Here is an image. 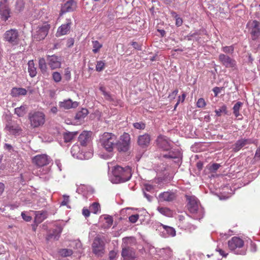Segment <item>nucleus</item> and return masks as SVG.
I'll list each match as a JSON object with an SVG mask.
<instances>
[{"mask_svg":"<svg viewBox=\"0 0 260 260\" xmlns=\"http://www.w3.org/2000/svg\"><path fill=\"white\" fill-rule=\"evenodd\" d=\"M222 51L226 54H232L234 52V47L233 46H225L222 48Z\"/></svg>","mask_w":260,"mask_h":260,"instance_id":"obj_46","label":"nucleus"},{"mask_svg":"<svg viewBox=\"0 0 260 260\" xmlns=\"http://www.w3.org/2000/svg\"><path fill=\"white\" fill-rule=\"evenodd\" d=\"M216 251L218 252L219 253L222 255L223 257H226V256L228 255V253L227 252H226L225 251H224L223 250H222V249L219 248V247H217L216 249Z\"/></svg>","mask_w":260,"mask_h":260,"instance_id":"obj_58","label":"nucleus"},{"mask_svg":"<svg viewBox=\"0 0 260 260\" xmlns=\"http://www.w3.org/2000/svg\"><path fill=\"white\" fill-rule=\"evenodd\" d=\"M52 161L51 157L46 154H38L32 158V162L39 168L47 166Z\"/></svg>","mask_w":260,"mask_h":260,"instance_id":"obj_10","label":"nucleus"},{"mask_svg":"<svg viewBox=\"0 0 260 260\" xmlns=\"http://www.w3.org/2000/svg\"><path fill=\"white\" fill-rule=\"evenodd\" d=\"M158 147L164 151H169L172 148L171 141L166 136H159L156 139Z\"/></svg>","mask_w":260,"mask_h":260,"instance_id":"obj_16","label":"nucleus"},{"mask_svg":"<svg viewBox=\"0 0 260 260\" xmlns=\"http://www.w3.org/2000/svg\"><path fill=\"white\" fill-rule=\"evenodd\" d=\"M88 114V111L86 108H82L81 110L78 111L75 116L76 119L82 120L84 119Z\"/></svg>","mask_w":260,"mask_h":260,"instance_id":"obj_34","label":"nucleus"},{"mask_svg":"<svg viewBox=\"0 0 260 260\" xmlns=\"http://www.w3.org/2000/svg\"><path fill=\"white\" fill-rule=\"evenodd\" d=\"M24 7V0H16L15 8L17 12H22V11H23Z\"/></svg>","mask_w":260,"mask_h":260,"instance_id":"obj_36","label":"nucleus"},{"mask_svg":"<svg viewBox=\"0 0 260 260\" xmlns=\"http://www.w3.org/2000/svg\"><path fill=\"white\" fill-rule=\"evenodd\" d=\"M163 157L166 158H172L176 159L175 162L179 164L182 159V155L180 151L178 149H174L170 151L168 154H164Z\"/></svg>","mask_w":260,"mask_h":260,"instance_id":"obj_21","label":"nucleus"},{"mask_svg":"<svg viewBox=\"0 0 260 260\" xmlns=\"http://www.w3.org/2000/svg\"><path fill=\"white\" fill-rule=\"evenodd\" d=\"M59 254L62 257H68L72 255L73 253V250L70 249H61L59 251Z\"/></svg>","mask_w":260,"mask_h":260,"instance_id":"obj_39","label":"nucleus"},{"mask_svg":"<svg viewBox=\"0 0 260 260\" xmlns=\"http://www.w3.org/2000/svg\"><path fill=\"white\" fill-rule=\"evenodd\" d=\"M254 158L257 161L260 159V146L256 149Z\"/></svg>","mask_w":260,"mask_h":260,"instance_id":"obj_60","label":"nucleus"},{"mask_svg":"<svg viewBox=\"0 0 260 260\" xmlns=\"http://www.w3.org/2000/svg\"><path fill=\"white\" fill-rule=\"evenodd\" d=\"M243 105V103L241 102H237L233 108V114L236 118L239 116L242 117V115L240 113V110Z\"/></svg>","mask_w":260,"mask_h":260,"instance_id":"obj_32","label":"nucleus"},{"mask_svg":"<svg viewBox=\"0 0 260 260\" xmlns=\"http://www.w3.org/2000/svg\"><path fill=\"white\" fill-rule=\"evenodd\" d=\"M220 167V165L218 164H213L210 167V170L212 172H215Z\"/></svg>","mask_w":260,"mask_h":260,"instance_id":"obj_54","label":"nucleus"},{"mask_svg":"<svg viewBox=\"0 0 260 260\" xmlns=\"http://www.w3.org/2000/svg\"><path fill=\"white\" fill-rule=\"evenodd\" d=\"M62 231V227L60 224H57L55 228L50 230L46 237V240L49 242L51 240H58Z\"/></svg>","mask_w":260,"mask_h":260,"instance_id":"obj_12","label":"nucleus"},{"mask_svg":"<svg viewBox=\"0 0 260 260\" xmlns=\"http://www.w3.org/2000/svg\"><path fill=\"white\" fill-rule=\"evenodd\" d=\"M35 221L36 223L39 224L43 222L48 216V213L46 211H36L35 212Z\"/></svg>","mask_w":260,"mask_h":260,"instance_id":"obj_26","label":"nucleus"},{"mask_svg":"<svg viewBox=\"0 0 260 260\" xmlns=\"http://www.w3.org/2000/svg\"><path fill=\"white\" fill-rule=\"evenodd\" d=\"M185 198L187 201V208L191 213H196L199 209V201L195 196H185Z\"/></svg>","mask_w":260,"mask_h":260,"instance_id":"obj_13","label":"nucleus"},{"mask_svg":"<svg viewBox=\"0 0 260 260\" xmlns=\"http://www.w3.org/2000/svg\"><path fill=\"white\" fill-rule=\"evenodd\" d=\"M117 252L114 250H111L109 253V258L110 260H114L116 257Z\"/></svg>","mask_w":260,"mask_h":260,"instance_id":"obj_56","label":"nucleus"},{"mask_svg":"<svg viewBox=\"0 0 260 260\" xmlns=\"http://www.w3.org/2000/svg\"><path fill=\"white\" fill-rule=\"evenodd\" d=\"M50 28V25L47 23L37 26L32 35L34 39L37 41L44 40L48 35Z\"/></svg>","mask_w":260,"mask_h":260,"instance_id":"obj_9","label":"nucleus"},{"mask_svg":"<svg viewBox=\"0 0 260 260\" xmlns=\"http://www.w3.org/2000/svg\"><path fill=\"white\" fill-rule=\"evenodd\" d=\"M154 189V188L153 185L148 184H146L144 185V187L143 189L145 191L152 192H153Z\"/></svg>","mask_w":260,"mask_h":260,"instance_id":"obj_50","label":"nucleus"},{"mask_svg":"<svg viewBox=\"0 0 260 260\" xmlns=\"http://www.w3.org/2000/svg\"><path fill=\"white\" fill-rule=\"evenodd\" d=\"M105 219L106 220V223L104 224V228L108 229L113 224V220L112 216L109 215H106V217H105Z\"/></svg>","mask_w":260,"mask_h":260,"instance_id":"obj_41","label":"nucleus"},{"mask_svg":"<svg viewBox=\"0 0 260 260\" xmlns=\"http://www.w3.org/2000/svg\"><path fill=\"white\" fill-rule=\"evenodd\" d=\"M82 214L85 217H87L90 215V211L88 209L84 208L82 210Z\"/></svg>","mask_w":260,"mask_h":260,"instance_id":"obj_63","label":"nucleus"},{"mask_svg":"<svg viewBox=\"0 0 260 260\" xmlns=\"http://www.w3.org/2000/svg\"><path fill=\"white\" fill-rule=\"evenodd\" d=\"M5 42L11 46H18L20 42V33L16 28H11L6 30L3 36Z\"/></svg>","mask_w":260,"mask_h":260,"instance_id":"obj_3","label":"nucleus"},{"mask_svg":"<svg viewBox=\"0 0 260 260\" xmlns=\"http://www.w3.org/2000/svg\"><path fill=\"white\" fill-rule=\"evenodd\" d=\"M150 140V136L148 134H145L138 137L137 143L141 148H145L149 145Z\"/></svg>","mask_w":260,"mask_h":260,"instance_id":"obj_24","label":"nucleus"},{"mask_svg":"<svg viewBox=\"0 0 260 260\" xmlns=\"http://www.w3.org/2000/svg\"><path fill=\"white\" fill-rule=\"evenodd\" d=\"M11 11L8 0H2L0 2V18L6 21L11 17Z\"/></svg>","mask_w":260,"mask_h":260,"instance_id":"obj_11","label":"nucleus"},{"mask_svg":"<svg viewBox=\"0 0 260 260\" xmlns=\"http://www.w3.org/2000/svg\"><path fill=\"white\" fill-rule=\"evenodd\" d=\"M143 194L148 201L151 202L152 200L153 197L147 193L145 190H143Z\"/></svg>","mask_w":260,"mask_h":260,"instance_id":"obj_62","label":"nucleus"},{"mask_svg":"<svg viewBox=\"0 0 260 260\" xmlns=\"http://www.w3.org/2000/svg\"><path fill=\"white\" fill-rule=\"evenodd\" d=\"M197 106L199 108H203L206 106V102L203 98H200L197 103Z\"/></svg>","mask_w":260,"mask_h":260,"instance_id":"obj_51","label":"nucleus"},{"mask_svg":"<svg viewBox=\"0 0 260 260\" xmlns=\"http://www.w3.org/2000/svg\"><path fill=\"white\" fill-rule=\"evenodd\" d=\"M78 106V103L77 102H73L71 99L59 102V107L67 110L76 108Z\"/></svg>","mask_w":260,"mask_h":260,"instance_id":"obj_25","label":"nucleus"},{"mask_svg":"<svg viewBox=\"0 0 260 260\" xmlns=\"http://www.w3.org/2000/svg\"><path fill=\"white\" fill-rule=\"evenodd\" d=\"M100 91L102 92L104 96V98L106 100L109 101H113V99L112 97V95L108 92L106 91L105 87L103 86H101L99 88Z\"/></svg>","mask_w":260,"mask_h":260,"instance_id":"obj_38","label":"nucleus"},{"mask_svg":"<svg viewBox=\"0 0 260 260\" xmlns=\"http://www.w3.org/2000/svg\"><path fill=\"white\" fill-rule=\"evenodd\" d=\"M219 60L220 63L227 68L235 69L236 67V60L224 54L219 55Z\"/></svg>","mask_w":260,"mask_h":260,"instance_id":"obj_15","label":"nucleus"},{"mask_svg":"<svg viewBox=\"0 0 260 260\" xmlns=\"http://www.w3.org/2000/svg\"><path fill=\"white\" fill-rule=\"evenodd\" d=\"M78 141L82 146H86L89 145L91 141V133L84 131L78 137Z\"/></svg>","mask_w":260,"mask_h":260,"instance_id":"obj_18","label":"nucleus"},{"mask_svg":"<svg viewBox=\"0 0 260 260\" xmlns=\"http://www.w3.org/2000/svg\"><path fill=\"white\" fill-rule=\"evenodd\" d=\"M52 78L55 82H59L61 80V76L59 72H55L52 74Z\"/></svg>","mask_w":260,"mask_h":260,"instance_id":"obj_47","label":"nucleus"},{"mask_svg":"<svg viewBox=\"0 0 260 260\" xmlns=\"http://www.w3.org/2000/svg\"><path fill=\"white\" fill-rule=\"evenodd\" d=\"M216 115L218 117L221 116L222 114H228V107L226 105L222 104L219 109L215 110Z\"/></svg>","mask_w":260,"mask_h":260,"instance_id":"obj_33","label":"nucleus"},{"mask_svg":"<svg viewBox=\"0 0 260 260\" xmlns=\"http://www.w3.org/2000/svg\"><path fill=\"white\" fill-rule=\"evenodd\" d=\"M63 200L61 203V205L67 206L70 201L69 196L64 194L63 196Z\"/></svg>","mask_w":260,"mask_h":260,"instance_id":"obj_53","label":"nucleus"},{"mask_svg":"<svg viewBox=\"0 0 260 260\" xmlns=\"http://www.w3.org/2000/svg\"><path fill=\"white\" fill-rule=\"evenodd\" d=\"M254 141L251 139H241L236 141L234 145L233 150L236 152L246 145L253 144Z\"/></svg>","mask_w":260,"mask_h":260,"instance_id":"obj_20","label":"nucleus"},{"mask_svg":"<svg viewBox=\"0 0 260 260\" xmlns=\"http://www.w3.org/2000/svg\"><path fill=\"white\" fill-rule=\"evenodd\" d=\"M244 241L239 237H234L228 241V246L230 249L234 251L236 254L244 255L246 250L243 248Z\"/></svg>","mask_w":260,"mask_h":260,"instance_id":"obj_7","label":"nucleus"},{"mask_svg":"<svg viewBox=\"0 0 260 260\" xmlns=\"http://www.w3.org/2000/svg\"><path fill=\"white\" fill-rule=\"evenodd\" d=\"M159 199L161 201L172 202L176 199V194L171 191H165L159 194Z\"/></svg>","mask_w":260,"mask_h":260,"instance_id":"obj_23","label":"nucleus"},{"mask_svg":"<svg viewBox=\"0 0 260 260\" xmlns=\"http://www.w3.org/2000/svg\"><path fill=\"white\" fill-rule=\"evenodd\" d=\"M105 67V63L103 61H98L95 67L96 71L98 72L102 71Z\"/></svg>","mask_w":260,"mask_h":260,"instance_id":"obj_45","label":"nucleus"},{"mask_svg":"<svg viewBox=\"0 0 260 260\" xmlns=\"http://www.w3.org/2000/svg\"><path fill=\"white\" fill-rule=\"evenodd\" d=\"M101 142L103 148L108 152L113 151L114 146L117 143V137L110 133H105L101 138Z\"/></svg>","mask_w":260,"mask_h":260,"instance_id":"obj_4","label":"nucleus"},{"mask_svg":"<svg viewBox=\"0 0 260 260\" xmlns=\"http://www.w3.org/2000/svg\"><path fill=\"white\" fill-rule=\"evenodd\" d=\"M30 125L32 128H37L43 125L45 121V114L40 111L30 112L28 115Z\"/></svg>","mask_w":260,"mask_h":260,"instance_id":"obj_6","label":"nucleus"},{"mask_svg":"<svg viewBox=\"0 0 260 260\" xmlns=\"http://www.w3.org/2000/svg\"><path fill=\"white\" fill-rule=\"evenodd\" d=\"M77 132H67L64 133L63 134V137L64 142L68 143L71 142L75 138V137L77 136Z\"/></svg>","mask_w":260,"mask_h":260,"instance_id":"obj_30","label":"nucleus"},{"mask_svg":"<svg viewBox=\"0 0 260 260\" xmlns=\"http://www.w3.org/2000/svg\"><path fill=\"white\" fill-rule=\"evenodd\" d=\"M111 181L113 183H120L129 180L132 177L131 168L126 166L124 168L119 166L114 167L112 170Z\"/></svg>","mask_w":260,"mask_h":260,"instance_id":"obj_1","label":"nucleus"},{"mask_svg":"<svg viewBox=\"0 0 260 260\" xmlns=\"http://www.w3.org/2000/svg\"><path fill=\"white\" fill-rule=\"evenodd\" d=\"M90 209L93 213L97 214L100 210V205L99 203L97 202H94L92 203L90 207Z\"/></svg>","mask_w":260,"mask_h":260,"instance_id":"obj_44","label":"nucleus"},{"mask_svg":"<svg viewBox=\"0 0 260 260\" xmlns=\"http://www.w3.org/2000/svg\"><path fill=\"white\" fill-rule=\"evenodd\" d=\"M93 50L92 51L94 53H98L100 49L102 47L103 45L98 41H92Z\"/></svg>","mask_w":260,"mask_h":260,"instance_id":"obj_40","label":"nucleus"},{"mask_svg":"<svg viewBox=\"0 0 260 260\" xmlns=\"http://www.w3.org/2000/svg\"><path fill=\"white\" fill-rule=\"evenodd\" d=\"M130 144V135L128 133H124L120 136L119 141L117 140L116 147L119 152H126L129 149Z\"/></svg>","mask_w":260,"mask_h":260,"instance_id":"obj_8","label":"nucleus"},{"mask_svg":"<svg viewBox=\"0 0 260 260\" xmlns=\"http://www.w3.org/2000/svg\"><path fill=\"white\" fill-rule=\"evenodd\" d=\"M223 89V87H215L213 89V91L214 93V96H217L218 94L220 93L221 91Z\"/></svg>","mask_w":260,"mask_h":260,"instance_id":"obj_55","label":"nucleus"},{"mask_svg":"<svg viewBox=\"0 0 260 260\" xmlns=\"http://www.w3.org/2000/svg\"><path fill=\"white\" fill-rule=\"evenodd\" d=\"M28 72L29 76L31 77H35L37 74V68L35 67L33 60H29L28 63Z\"/></svg>","mask_w":260,"mask_h":260,"instance_id":"obj_29","label":"nucleus"},{"mask_svg":"<svg viewBox=\"0 0 260 260\" xmlns=\"http://www.w3.org/2000/svg\"><path fill=\"white\" fill-rule=\"evenodd\" d=\"M133 126L138 129H144L145 128V124L143 122L134 123Z\"/></svg>","mask_w":260,"mask_h":260,"instance_id":"obj_48","label":"nucleus"},{"mask_svg":"<svg viewBox=\"0 0 260 260\" xmlns=\"http://www.w3.org/2000/svg\"><path fill=\"white\" fill-rule=\"evenodd\" d=\"M48 65L52 70L59 68L61 66V59L55 55H48L47 57Z\"/></svg>","mask_w":260,"mask_h":260,"instance_id":"obj_19","label":"nucleus"},{"mask_svg":"<svg viewBox=\"0 0 260 260\" xmlns=\"http://www.w3.org/2000/svg\"><path fill=\"white\" fill-rule=\"evenodd\" d=\"M131 45L133 46V47L137 50H141V46L136 42H132L131 43Z\"/></svg>","mask_w":260,"mask_h":260,"instance_id":"obj_59","label":"nucleus"},{"mask_svg":"<svg viewBox=\"0 0 260 260\" xmlns=\"http://www.w3.org/2000/svg\"><path fill=\"white\" fill-rule=\"evenodd\" d=\"M159 227L160 228V230L161 229V228H163V229L166 232L168 235L167 236L174 237L176 235V231L175 229L171 226L165 225L160 223Z\"/></svg>","mask_w":260,"mask_h":260,"instance_id":"obj_31","label":"nucleus"},{"mask_svg":"<svg viewBox=\"0 0 260 260\" xmlns=\"http://www.w3.org/2000/svg\"><path fill=\"white\" fill-rule=\"evenodd\" d=\"M250 34L252 40L255 41L260 37V23L254 20L251 22L249 27Z\"/></svg>","mask_w":260,"mask_h":260,"instance_id":"obj_14","label":"nucleus"},{"mask_svg":"<svg viewBox=\"0 0 260 260\" xmlns=\"http://www.w3.org/2000/svg\"><path fill=\"white\" fill-rule=\"evenodd\" d=\"M39 68L42 74H45L47 72V67L46 60L44 58L41 57L39 59Z\"/></svg>","mask_w":260,"mask_h":260,"instance_id":"obj_35","label":"nucleus"},{"mask_svg":"<svg viewBox=\"0 0 260 260\" xmlns=\"http://www.w3.org/2000/svg\"><path fill=\"white\" fill-rule=\"evenodd\" d=\"M183 21L182 18L180 17H178L176 18V25L177 26H180L182 24Z\"/></svg>","mask_w":260,"mask_h":260,"instance_id":"obj_64","label":"nucleus"},{"mask_svg":"<svg viewBox=\"0 0 260 260\" xmlns=\"http://www.w3.org/2000/svg\"><path fill=\"white\" fill-rule=\"evenodd\" d=\"M27 90L21 87H13L11 90V95L13 97H18L20 95H25Z\"/></svg>","mask_w":260,"mask_h":260,"instance_id":"obj_28","label":"nucleus"},{"mask_svg":"<svg viewBox=\"0 0 260 260\" xmlns=\"http://www.w3.org/2000/svg\"><path fill=\"white\" fill-rule=\"evenodd\" d=\"M122 256L126 260L134 259L135 257V250L131 247L133 244L135 243V239L133 237H125L123 238Z\"/></svg>","mask_w":260,"mask_h":260,"instance_id":"obj_2","label":"nucleus"},{"mask_svg":"<svg viewBox=\"0 0 260 260\" xmlns=\"http://www.w3.org/2000/svg\"><path fill=\"white\" fill-rule=\"evenodd\" d=\"M80 150V147L78 145H74L71 148V152L73 156L78 157Z\"/></svg>","mask_w":260,"mask_h":260,"instance_id":"obj_42","label":"nucleus"},{"mask_svg":"<svg viewBox=\"0 0 260 260\" xmlns=\"http://www.w3.org/2000/svg\"><path fill=\"white\" fill-rule=\"evenodd\" d=\"M21 216L23 219L26 221H30L32 219V217L28 214H26L25 212H21Z\"/></svg>","mask_w":260,"mask_h":260,"instance_id":"obj_52","label":"nucleus"},{"mask_svg":"<svg viewBox=\"0 0 260 260\" xmlns=\"http://www.w3.org/2000/svg\"><path fill=\"white\" fill-rule=\"evenodd\" d=\"M77 8V3L74 0H69L61 5L59 15L72 12L75 11Z\"/></svg>","mask_w":260,"mask_h":260,"instance_id":"obj_17","label":"nucleus"},{"mask_svg":"<svg viewBox=\"0 0 260 260\" xmlns=\"http://www.w3.org/2000/svg\"><path fill=\"white\" fill-rule=\"evenodd\" d=\"M26 107L25 105L21 106L15 109V114L19 117H23L26 113Z\"/></svg>","mask_w":260,"mask_h":260,"instance_id":"obj_37","label":"nucleus"},{"mask_svg":"<svg viewBox=\"0 0 260 260\" xmlns=\"http://www.w3.org/2000/svg\"><path fill=\"white\" fill-rule=\"evenodd\" d=\"M157 210L159 213L166 216H169L171 214V210L167 207H158Z\"/></svg>","mask_w":260,"mask_h":260,"instance_id":"obj_43","label":"nucleus"},{"mask_svg":"<svg viewBox=\"0 0 260 260\" xmlns=\"http://www.w3.org/2000/svg\"><path fill=\"white\" fill-rule=\"evenodd\" d=\"M6 128H7L10 133L13 135L16 134L21 131L20 127L17 123L12 122H9L6 125Z\"/></svg>","mask_w":260,"mask_h":260,"instance_id":"obj_27","label":"nucleus"},{"mask_svg":"<svg viewBox=\"0 0 260 260\" xmlns=\"http://www.w3.org/2000/svg\"><path fill=\"white\" fill-rule=\"evenodd\" d=\"M64 76L67 80H69L71 79V72L69 68H67L65 70Z\"/></svg>","mask_w":260,"mask_h":260,"instance_id":"obj_61","label":"nucleus"},{"mask_svg":"<svg viewBox=\"0 0 260 260\" xmlns=\"http://www.w3.org/2000/svg\"><path fill=\"white\" fill-rule=\"evenodd\" d=\"M92 252L98 257H102L105 252V242L104 238L100 236H96L91 244Z\"/></svg>","mask_w":260,"mask_h":260,"instance_id":"obj_5","label":"nucleus"},{"mask_svg":"<svg viewBox=\"0 0 260 260\" xmlns=\"http://www.w3.org/2000/svg\"><path fill=\"white\" fill-rule=\"evenodd\" d=\"M178 92V90L177 89H176L172 93H171L169 94L168 98L170 100H174Z\"/></svg>","mask_w":260,"mask_h":260,"instance_id":"obj_57","label":"nucleus"},{"mask_svg":"<svg viewBox=\"0 0 260 260\" xmlns=\"http://www.w3.org/2000/svg\"><path fill=\"white\" fill-rule=\"evenodd\" d=\"M139 218V215L138 214L132 215L129 217V221L131 223H136Z\"/></svg>","mask_w":260,"mask_h":260,"instance_id":"obj_49","label":"nucleus"},{"mask_svg":"<svg viewBox=\"0 0 260 260\" xmlns=\"http://www.w3.org/2000/svg\"><path fill=\"white\" fill-rule=\"evenodd\" d=\"M72 24V20L71 19H67L66 23L62 24L58 27L56 33L57 36L67 34L70 30Z\"/></svg>","mask_w":260,"mask_h":260,"instance_id":"obj_22","label":"nucleus"}]
</instances>
